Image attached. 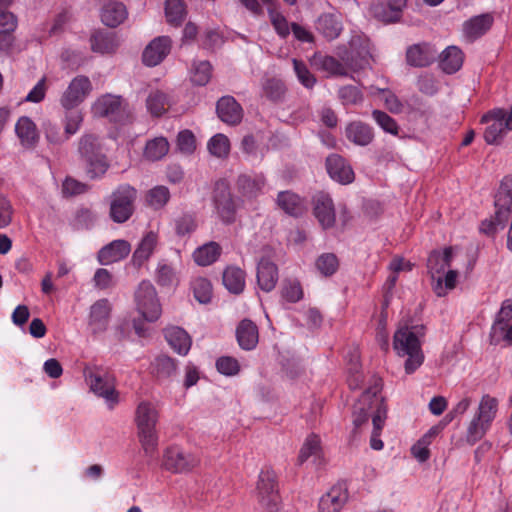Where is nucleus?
I'll return each mask as SVG.
<instances>
[{
  "mask_svg": "<svg viewBox=\"0 0 512 512\" xmlns=\"http://www.w3.org/2000/svg\"><path fill=\"white\" fill-rule=\"evenodd\" d=\"M316 29L326 39L333 40L337 38L342 31V24L336 15L325 13L319 16L316 22Z\"/></svg>",
  "mask_w": 512,
  "mask_h": 512,
  "instance_id": "35",
  "label": "nucleus"
},
{
  "mask_svg": "<svg viewBox=\"0 0 512 512\" xmlns=\"http://www.w3.org/2000/svg\"><path fill=\"white\" fill-rule=\"evenodd\" d=\"M256 499L262 512H278L281 497L278 489L276 473L271 469L262 470L259 474Z\"/></svg>",
  "mask_w": 512,
  "mask_h": 512,
  "instance_id": "7",
  "label": "nucleus"
},
{
  "mask_svg": "<svg viewBox=\"0 0 512 512\" xmlns=\"http://www.w3.org/2000/svg\"><path fill=\"white\" fill-rule=\"evenodd\" d=\"M512 320V300L508 299L502 303V306L496 316L495 322L492 326V342L497 343L496 339L498 331H504L506 325Z\"/></svg>",
  "mask_w": 512,
  "mask_h": 512,
  "instance_id": "46",
  "label": "nucleus"
},
{
  "mask_svg": "<svg viewBox=\"0 0 512 512\" xmlns=\"http://www.w3.org/2000/svg\"><path fill=\"white\" fill-rule=\"evenodd\" d=\"M111 197V219L116 223H124L129 220L134 212L137 190L129 184H123L117 187Z\"/></svg>",
  "mask_w": 512,
  "mask_h": 512,
  "instance_id": "8",
  "label": "nucleus"
},
{
  "mask_svg": "<svg viewBox=\"0 0 512 512\" xmlns=\"http://www.w3.org/2000/svg\"><path fill=\"white\" fill-rule=\"evenodd\" d=\"M494 18L492 14L485 13L474 16L463 24V34L469 41H474L483 36L492 26Z\"/></svg>",
  "mask_w": 512,
  "mask_h": 512,
  "instance_id": "22",
  "label": "nucleus"
},
{
  "mask_svg": "<svg viewBox=\"0 0 512 512\" xmlns=\"http://www.w3.org/2000/svg\"><path fill=\"white\" fill-rule=\"evenodd\" d=\"M177 147L185 154H191L196 149V139L194 134L188 130H182L177 136Z\"/></svg>",
  "mask_w": 512,
  "mask_h": 512,
  "instance_id": "63",
  "label": "nucleus"
},
{
  "mask_svg": "<svg viewBox=\"0 0 512 512\" xmlns=\"http://www.w3.org/2000/svg\"><path fill=\"white\" fill-rule=\"evenodd\" d=\"M15 131L21 144L25 147H33L38 140L35 123L28 117H21L16 123Z\"/></svg>",
  "mask_w": 512,
  "mask_h": 512,
  "instance_id": "34",
  "label": "nucleus"
},
{
  "mask_svg": "<svg viewBox=\"0 0 512 512\" xmlns=\"http://www.w3.org/2000/svg\"><path fill=\"white\" fill-rule=\"evenodd\" d=\"M127 18L126 6L118 1L106 3L101 10V20L104 25L116 27Z\"/></svg>",
  "mask_w": 512,
  "mask_h": 512,
  "instance_id": "31",
  "label": "nucleus"
},
{
  "mask_svg": "<svg viewBox=\"0 0 512 512\" xmlns=\"http://www.w3.org/2000/svg\"><path fill=\"white\" fill-rule=\"evenodd\" d=\"M94 111L101 117H107L115 123H122L128 118L127 103L120 96L105 95L97 100Z\"/></svg>",
  "mask_w": 512,
  "mask_h": 512,
  "instance_id": "11",
  "label": "nucleus"
},
{
  "mask_svg": "<svg viewBox=\"0 0 512 512\" xmlns=\"http://www.w3.org/2000/svg\"><path fill=\"white\" fill-rule=\"evenodd\" d=\"M170 196V191L166 186L158 185L147 191L145 202L150 208L160 210L169 202Z\"/></svg>",
  "mask_w": 512,
  "mask_h": 512,
  "instance_id": "45",
  "label": "nucleus"
},
{
  "mask_svg": "<svg viewBox=\"0 0 512 512\" xmlns=\"http://www.w3.org/2000/svg\"><path fill=\"white\" fill-rule=\"evenodd\" d=\"M346 138L358 146H367L374 139L372 127L362 121H353L345 128Z\"/></svg>",
  "mask_w": 512,
  "mask_h": 512,
  "instance_id": "26",
  "label": "nucleus"
},
{
  "mask_svg": "<svg viewBox=\"0 0 512 512\" xmlns=\"http://www.w3.org/2000/svg\"><path fill=\"white\" fill-rule=\"evenodd\" d=\"M155 280L162 287H171L178 282L174 267L166 262H160L155 273Z\"/></svg>",
  "mask_w": 512,
  "mask_h": 512,
  "instance_id": "52",
  "label": "nucleus"
},
{
  "mask_svg": "<svg viewBox=\"0 0 512 512\" xmlns=\"http://www.w3.org/2000/svg\"><path fill=\"white\" fill-rule=\"evenodd\" d=\"M146 105L152 116H162L170 107L169 97L163 91H152L146 100Z\"/></svg>",
  "mask_w": 512,
  "mask_h": 512,
  "instance_id": "43",
  "label": "nucleus"
},
{
  "mask_svg": "<svg viewBox=\"0 0 512 512\" xmlns=\"http://www.w3.org/2000/svg\"><path fill=\"white\" fill-rule=\"evenodd\" d=\"M130 252V243L126 240L118 239L103 246L98 251L97 259L101 265H109L125 259Z\"/></svg>",
  "mask_w": 512,
  "mask_h": 512,
  "instance_id": "17",
  "label": "nucleus"
},
{
  "mask_svg": "<svg viewBox=\"0 0 512 512\" xmlns=\"http://www.w3.org/2000/svg\"><path fill=\"white\" fill-rule=\"evenodd\" d=\"M438 52L429 43H419L410 46L406 51V61L413 67H427L437 58Z\"/></svg>",
  "mask_w": 512,
  "mask_h": 512,
  "instance_id": "16",
  "label": "nucleus"
},
{
  "mask_svg": "<svg viewBox=\"0 0 512 512\" xmlns=\"http://www.w3.org/2000/svg\"><path fill=\"white\" fill-rule=\"evenodd\" d=\"M348 499L347 489L342 485L333 486L319 501V512H339Z\"/></svg>",
  "mask_w": 512,
  "mask_h": 512,
  "instance_id": "21",
  "label": "nucleus"
},
{
  "mask_svg": "<svg viewBox=\"0 0 512 512\" xmlns=\"http://www.w3.org/2000/svg\"><path fill=\"white\" fill-rule=\"evenodd\" d=\"M314 64L318 69L326 72L329 76H347L346 63L329 55H318L314 57Z\"/></svg>",
  "mask_w": 512,
  "mask_h": 512,
  "instance_id": "39",
  "label": "nucleus"
},
{
  "mask_svg": "<svg viewBox=\"0 0 512 512\" xmlns=\"http://www.w3.org/2000/svg\"><path fill=\"white\" fill-rule=\"evenodd\" d=\"M194 298L201 304H207L212 298V285L203 277H197L191 282Z\"/></svg>",
  "mask_w": 512,
  "mask_h": 512,
  "instance_id": "50",
  "label": "nucleus"
},
{
  "mask_svg": "<svg viewBox=\"0 0 512 512\" xmlns=\"http://www.w3.org/2000/svg\"><path fill=\"white\" fill-rule=\"evenodd\" d=\"M78 152L82 159L102 154L99 138L94 134H84L79 140Z\"/></svg>",
  "mask_w": 512,
  "mask_h": 512,
  "instance_id": "47",
  "label": "nucleus"
},
{
  "mask_svg": "<svg viewBox=\"0 0 512 512\" xmlns=\"http://www.w3.org/2000/svg\"><path fill=\"white\" fill-rule=\"evenodd\" d=\"M222 253L221 246L214 241L198 247L193 252V259L199 266H208L217 261Z\"/></svg>",
  "mask_w": 512,
  "mask_h": 512,
  "instance_id": "37",
  "label": "nucleus"
},
{
  "mask_svg": "<svg viewBox=\"0 0 512 512\" xmlns=\"http://www.w3.org/2000/svg\"><path fill=\"white\" fill-rule=\"evenodd\" d=\"M222 281L229 292L240 294L245 287V272L239 267L228 266L223 272Z\"/></svg>",
  "mask_w": 512,
  "mask_h": 512,
  "instance_id": "38",
  "label": "nucleus"
},
{
  "mask_svg": "<svg viewBox=\"0 0 512 512\" xmlns=\"http://www.w3.org/2000/svg\"><path fill=\"white\" fill-rule=\"evenodd\" d=\"M207 149L211 155L217 158H225L230 152V141L226 135L218 133L210 138Z\"/></svg>",
  "mask_w": 512,
  "mask_h": 512,
  "instance_id": "51",
  "label": "nucleus"
},
{
  "mask_svg": "<svg viewBox=\"0 0 512 512\" xmlns=\"http://www.w3.org/2000/svg\"><path fill=\"white\" fill-rule=\"evenodd\" d=\"M83 373L90 390L105 399L109 409H113L119 402L114 377L99 366H86Z\"/></svg>",
  "mask_w": 512,
  "mask_h": 512,
  "instance_id": "5",
  "label": "nucleus"
},
{
  "mask_svg": "<svg viewBox=\"0 0 512 512\" xmlns=\"http://www.w3.org/2000/svg\"><path fill=\"white\" fill-rule=\"evenodd\" d=\"M214 205L223 222L232 223L235 220L236 206L226 180H219L214 188Z\"/></svg>",
  "mask_w": 512,
  "mask_h": 512,
  "instance_id": "12",
  "label": "nucleus"
},
{
  "mask_svg": "<svg viewBox=\"0 0 512 512\" xmlns=\"http://www.w3.org/2000/svg\"><path fill=\"white\" fill-rule=\"evenodd\" d=\"M172 41L168 36L153 39L142 53V61L148 67L159 65L170 53Z\"/></svg>",
  "mask_w": 512,
  "mask_h": 512,
  "instance_id": "15",
  "label": "nucleus"
},
{
  "mask_svg": "<svg viewBox=\"0 0 512 512\" xmlns=\"http://www.w3.org/2000/svg\"><path fill=\"white\" fill-rule=\"evenodd\" d=\"M175 233L179 237L190 236L197 228L194 213H183L174 220Z\"/></svg>",
  "mask_w": 512,
  "mask_h": 512,
  "instance_id": "49",
  "label": "nucleus"
},
{
  "mask_svg": "<svg viewBox=\"0 0 512 512\" xmlns=\"http://www.w3.org/2000/svg\"><path fill=\"white\" fill-rule=\"evenodd\" d=\"M338 96L343 105H356L363 101V94L353 85H346L338 90Z\"/></svg>",
  "mask_w": 512,
  "mask_h": 512,
  "instance_id": "57",
  "label": "nucleus"
},
{
  "mask_svg": "<svg viewBox=\"0 0 512 512\" xmlns=\"http://www.w3.org/2000/svg\"><path fill=\"white\" fill-rule=\"evenodd\" d=\"M458 273L455 270H449L444 278L445 286H443V278L438 276L435 280L436 283L433 286V290L438 297H442L446 295L447 290H451L456 286V279Z\"/></svg>",
  "mask_w": 512,
  "mask_h": 512,
  "instance_id": "58",
  "label": "nucleus"
},
{
  "mask_svg": "<svg viewBox=\"0 0 512 512\" xmlns=\"http://www.w3.org/2000/svg\"><path fill=\"white\" fill-rule=\"evenodd\" d=\"M159 411L155 404L141 401L135 410L137 436L145 456L153 458L157 454L159 436L156 425Z\"/></svg>",
  "mask_w": 512,
  "mask_h": 512,
  "instance_id": "2",
  "label": "nucleus"
},
{
  "mask_svg": "<svg viewBox=\"0 0 512 512\" xmlns=\"http://www.w3.org/2000/svg\"><path fill=\"white\" fill-rule=\"evenodd\" d=\"M82 160L85 163L86 174L92 180L101 179L110 167L107 156L104 153Z\"/></svg>",
  "mask_w": 512,
  "mask_h": 512,
  "instance_id": "40",
  "label": "nucleus"
},
{
  "mask_svg": "<svg viewBox=\"0 0 512 512\" xmlns=\"http://www.w3.org/2000/svg\"><path fill=\"white\" fill-rule=\"evenodd\" d=\"M381 389V380L376 379L374 384L362 393L353 407V424L355 429L360 428L368 421L370 416L372 417L373 431L370 445L374 450H381L383 448V442L379 439V436L387 417V407L384 399L379 396Z\"/></svg>",
  "mask_w": 512,
  "mask_h": 512,
  "instance_id": "1",
  "label": "nucleus"
},
{
  "mask_svg": "<svg viewBox=\"0 0 512 512\" xmlns=\"http://www.w3.org/2000/svg\"><path fill=\"white\" fill-rule=\"evenodd\" d=\"M373 119L376 123L387 133L392 135L398 134V124L391 116H389L386 112L380 110H374L372 112Z\"/></svg>",
  "mask_w": 512,
  "mask_h": 512,
  "instance_id": "61",
  "label": "nucleus"
},
{
  "mask_svg": "<svg viewBox=\"0 0 512 512\" xmlns=\"http://www.w3.org/2000/svg\"><path fill=\"white\" fill-rule=\"evenodd\" d=\"M277 205L286 214L293 217L301 216L306 210L303 199L291 191L279 192L277 196Z\"/></svg>",
  "mask_w": 512,
  "mask_h": 512,
  "instance_id": "28",
  "label": "nucleus"
},
{
  "mask_svg": "<svg viewBox=\"0 0 512 512\" xmlns=\"http://www.w3.org/2000/svg\"><path fill=\"white\" fill-rule=\"evenodd\" d=\"M212 73V66L208 61H199L193 64L191 70V81L198 86L206 85Z\"/></svg>",
  "mask_w": 512,
  "mask_h": 512,
  "instance_id": "54",
  "label": "nucleus"
},
{
  "mask_svg": "<svg viewBox=\"0 0 512 512\" xmlns=\"http://www.w3.org/2000/svg\"><path fill=\"white\" fill-rule=\"evenodd\" d=\"M236 338L243 350L254 349L259 340L257 325L249 319H243L237 326Z\"/></svg>",
  "mask_w": 512,
  "mask_h": 512,
  "instance_id": "25",
  "label": "nucleus"
},
{
  "mask_svg": "<svg viewBox=\"0 0 512 512\" xmlns=\"http://www.w3.org/2000/svg\"><path fill=\"white\" fill-rule=\"evenodd\" d=\"M169 148V142L165 137H156L147 141L144 157L149 161H159L168 154Z\"/></svg>",
  "mask_w": 512,
  "mask_h": 512,
  "instance_id": "42",
  "label": "nucleus"
},
{
  "mask_svg": "<svg viewBox=\"0 0 512 512\" xmlns=\"http://www.w3.org/2000/svg\"><path fill=\"white\" fill-rule=\"evenodd\" d=\"M199 463L196 455L185 452L178 446L168 447L163 455V467L172 473L189 472Z\"/></svg>",
  "mask_w": 512,
  "mask_h": 512,
  "instance_id": "10",
  "label": "nucleus"
},
{
  "mask_svg": "<svg viewBox=\"0 0 512 512\" xmlns=\"http://www.w3.org/2000/svg\"><path fill=\"white\" fill-rule=\"evenodd\" d=\"M406 0H387L386 3L378 2L372 6L373 14L383 22H395L400 19Z\"/></svg>",
  "mask_w": 512,
  "mask_h": 512,
  "instance_id": "24",
  "label": "nucleus"
},
{
  "mask_svg": "<svg viewBox=\"0 0 512 512\" xmlns=\"http://www.w3.org/2000/svg\"><path fill=\"white\" fill-rule=\"evenodd\" d=\"M315 265L321 275L329 277L337 272L339 260L334 253H323L317 258Z\"/></svg>",
  "mask_w": 512,
  "mask_h": 512,
  "instance_id": "53",
  "label": "nucleus"
},
{
  "mask_svg": "<svg viewBox=\"0 0 512 512\" xmlns=\"http://www.w3.org/2000/svg\"><path fill=\"white\" fill-rule=\"evenodd\" d=\"M157 240V234L153 231L144 235L132 256L131 262L134 266L139 268L149 259L156 247Z\"/></svg>",
  "mask_w": 512,
  "mask_h": 512,
  "instance_id": "32",
  "label": "nucleus"
},
{
  "mask_svg": "<svg viewBox=\"0 0 512 512\" xmlns=\"http://www.w3.org/2000/svg\"><path fill=\"white\" fill-rule=\"evenodd\" d=\"M135 302L138 312L149 322L156 321L162 312L157 292L153 284L143 280L135 291Z\"/></svg>",
  "mask_w": 512,
  "mask_h": 512,
  "instance_id": "9",
  "label": "nucleus"
},
{
  "mask_svg": "<svg viewBox=\"0 0 512 512\" xmlns=\"http://www.w3.org/2000/svg\"><path fill=\"white\" fill-rule=\"evenodd\" d=\"M494 205L512 206V177L506 176L501 181L499 189L495 195Z\"/></svg>",
  "mask_w": 512,
  "mask_h": 512,
  "instance_id": "56",
  "label": "nucleus"
},
{
  "mask_svg": "<svg viewBox=\"0 0 512 512\" xmlns=\"http://www.w3.org/2000/svg\"><path fill=\"white\" fill-rule=\"evenodd\" d=\"M413 329L400 328L395 332L393 339V347L396 353L401 357L407 356L404 364L407 374L414 373L424 361V354L418 337V334H423L424 327L415 326Z\"/></svg>",
  "mask_w": 512,
  "mask_h": 512,
  "instance_id": "3",
  "label": "nucleus"
},
{
  "mask_svg": "<svg viewBox=\"0 0 512 512\" xmlns=\"http://www.w3.org/2000/svg\"><path fill=\"white\" fill-rule=\"evenodd\" d=\"M263 93L271 101L281 100L285 94L284 83L275 78L267 79L263 84Z\"/></svg>",
  "mask_w": 512,
  "mask_h": 512,
  "instance_id": "55",
  "label": "nucleus"
},
{
  "mask_svg": "<svg viewBox=\"0 0 512 512\" xmlns=\"http://www.w3.org/2000/svg\"><path fill=\"white\" fill-rule=\"evenodd\" d=\"M91 90V81L87 76H76L72 79L61 97L62 106L67 110L75 108L84 101Z\"/></svg>",
  "mask_w": 512,
  "mask_h": 512,
  "instance_id": "13",
  "label": "nucleus"
},
{
  "mask_svg": "<svg viewBox=\"0 0 512 512\" xmlns=\"http://www.w3.org/2000/svg\"><path fill=\"white\" fill-rule=\"evenodd\" d=\"M313 213L323 229L334 226L336 220L335 207L330 195L319 191L312 198Z\"/></svg>",
  "mask_w": 512,
  "mask_h": 512,
  "instance_id": "14",
  "label": "nucleus"
},
{
  "mask_svg": "<svg viewBox=\"0 0 512 512\" xmlns=\"http://www.w3.org/2000/svg\"><path fill=\"white\" fill-rule=\"evenodd\" d=\"M164 336L170 347L179 355H187L192 344L191 337L181 327L168 326L164 329Z\"/></svg>",
  "mask_w": 512,
  "mask_h": 512,
  "instance_id": "23",
  "label": "nucleus"
},
{
  "mask_svg": "<svg viewBox=\"0 0 512 512\" xmlns=\"http://www.w3.org/2000/svg\"><path fill=\"white\" fill-rule=\"evenodd\" d=\"M110 312L111 305L107 299H100L91 306L89 324L94 332L106 329Z\"/></svg>",
  "mask_w": 512,
  "mask_h": 512,
  "instance_id": "29",
  "label": "nucleus"
},
{
  "mask_svg": "<svg viewBox=\"0 0 512 512\" xmlns=\"http://www.w3.org/2000/svg\"><path fill=\"white\" fill-rule=\"evenodd\" d=\"M217 370L226 376L236 375L240 370L237 359L230 356H222L216 361Z\"/></svg>",
  "mask_w": 512,
  "mask_h": 512,
  "instance_id": "64",
  "label": "nucleus"
},
{
  "mask_svg": "<svg viewBox=\"0 0 512 512\" xmlns=\"http://www.w3.org/2000/svg\"><path fill=\"white\" fill-rule=\"evenodd\" d=\"M327 172L333 180L342 184H349L354 180L352 168L346 164L343 157L332 154L326 159Z\"/></svg>",
  "mask_w": 512,
  "mask_h": 512,
  "instance_id": "20",
  "label": "nucleus"
},
{
  "mask_svg": "<svg viewBox=\"0 0 512 512\" xmlns=\"http://www.w3.org/2000/svg\"><path fill=\"white\" fill-rule=\"evenodd\" d=\"M481 123L486 124L483 133L484 140L489 145H499L507 131L512 130V104L509 110L493 108L481 117Z\"/></svg>",
  "mask_w": 512,
  "mask_h": 512,
  "instance_id": "6",
  "label": "nucleus"
},
{
  "mask_svg": "<svg viewBox=\"0 0 512 512\" xmlns=\"http://www.w3.org/2000/svg\"><path fill=\"white\" fill-rule=\"evenodd\" d=\"M371 55L368 51L359 52L357 55L351 54L345 60L347 71L352 70L354 72L363 70L370 66Z\"/></svg>",
  "mask_w": 512,
  "mask_h": 512,
  "instance_id": "62",
  "label": "nucleus"
},
{
  "mask_svg": "<svg viewBox=\"0 0 512 512\" xmlns=\"http://www.w3.org/2000/svg\"><path fill=\"white\" fill-rule=\"evenodd\" d=\"M91 49L100 54H110L116 51L118 43L114 32L106 30L95 31L90 37Z\"/></svg>",
  "mask_w": 512,
  "mask_h": 512,
  "instance_id": "30",
  "label": "nucleus"
},
{
  "mask_svg": "<svg viewBox=\"0 0 512 512\" xmlns=\"http://www.w3.org/2000/svg\"><path fill=\"white\" fill-rule=\"evenodd\" d=\"M498 412V400L485 394L481 397L478 408L466 427L465 441L474 445L490 430Z\"/></svg>",
  "mask_w": 512,
  "mask_h": 512,
  "instance_id": "4",
  "label": "nucleus"
},
{
  "mask_svg": "<svg viewBox=\"0 0 512 512\" xmlns=\"http://www.w3.org/2000/svg\"><path fill=\"white\" fill-rule=\"evenodd\" d=\"M236 186L242 197L254 199L262 193L265 178L262 174H241L237 178Z\"/></svg>",
  "mask_w": 512,
  "mask_h": 512,
  "instance_id": "19",
  "label": "nucleus"
},
{
  "mask_svg": "<svg viewBox=\"0 0 512 512\" xmlns=\"http://www.w3.org/2000/svg\"><path fill=\"white\" fill-rule=\"evenodd\" d=\"M322 455L321 439L316 434H310L304 441L299 455L298 463L303 464L310 457L314 458V461L320 459Z\"/></svg>",
  "mask_w": 512,
  "mask_h": 512,
  "instance_id": "41",
  "label": "nucleus"
},
{
  "mask_svg": "<svg viewBox=\"0 0 512 512\" xmlns=\"http://www.w3.org/2000/svg\"><path fill=\"white\" fill-rule=\"evenodd\" d=\"M281 294L282 297L290 303H296L303 298L301 284L296 280L285 281Z\"/></svg>",
  "mask_w": 512,
  "mask_h": 512,
  "instance_id": "60",
  "label": "nucleus"
},
{
  "mask_svg": "<svg viewBox=\"0 0 512 512\" xmlns=\"http://www.w3.org/2000/svg\"><path fill=\"white\" fill-rule=\"evenodd\" d=\"M278 280L277 266L269 259L262 258L257 267V282L259 287L266 292L274 289Z\"/></svg>",
  "mask_w": 512,
  "mask_h": 512,
  "instance_id": "27",
  "label": "nucleus"
},
{
  "mask_svg": "<svg viewBox=\"0 0 512 512\" xmlns=\"http://www.w3.org/2000/svg\"><path fill=\"white\" fill-rule=\"evenodd\" d=\"M185 14V4L182 0H166L165 16L169 24L179 26L184 20Z\"/></svg>",
  "mask_w": 512,
  "mask_h": 512,
  "instance_id": "48",
  "label": "nucleus"
},
{
  "mask_svg": "<svg viewBox=\"0 0 512 512\" xmlns=\"http://www.w3.org/2000/svg\"><path fill=\"white\" fill-rule=\"evenodd\" d=\"M439 58L440 66L447 74L457 72L463 64V52L456 46L447 47Z\"/></svg>",
  "mask_w": 512,
  "mask_h": 512,
  "instance_id": "36",
  "label": "nucleus"
},
{
  "mask_svg": "<svg viewBox=\"0 0 512 512\" xmlns=\"http://www.w3.org/2000/svg\"><path fill=\"white\" fill-rule=\"evenodd\" d=\"M216 112L221 121L229 125H237L243 118V109L232 96H224L219 99Z\"/></svg>",
  "mask_w": 512,
  "mask_h": 512,
  "instance_id": "18",
  "label": "nucleus"
},
{
  "mask_svg": "<svg viewBox=\"0 0 512 512\" xmlns=\"http://www.w3.org/2000/svg\"><path fill=\"white\" fill-rule=\"evenodd\" d=\"M293 66H294V71H295L300 83L308 89L313 88V86L316 83V78L309 71L306 64L303 61L293 59Z\"/></svg>",
  "mask_w": 512,
  "mask_h": 512,
  "instance_id": "59",
  "label": "nucleus"
},
{
  "mask_svg": "<svg viewBox=\"0 0 512 512\" xmlns=\"http://www.w3.org/2000/svg\"><path fill=\"white\" fill-rule=\"evenodd\" d=\"M452 260V248L447 247L441 253L432 251L427 260V267L432 279H436V275L444 273L445 269L450 267Z\"/></svg>",
  "mask_w": 512,
  "mask_h": 512,
  "instance_id": "33",
  "label": "nucleus"
},
{
  "mask_svg": "<svg viewBox=\"0 0 512 512\" xmlns=\"http://www.w3.org/2000/svg\"><path fill=\"white\" fill-rule=\"evenodd\" d=\"M176 370V361L167 355L157 356L152 363V371L159 380L170 378L175 375Z\"/></svg>",
  "mask_w": 512,
  "mask_h": 512,
  "instance_id": "44",
  "label": "nucleus"
}]
</instances>
